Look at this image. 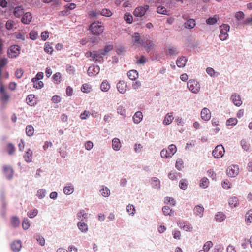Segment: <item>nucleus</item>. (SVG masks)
Returning <instances> with one entry per match:
<instances>
[{
  "instance_id": "1",
  "label": "nucleus",
  "mask_w": 252,
  "mask_h": 252,
  "mask_svg": "<svg viewBox=\"0 0 252 252\" xmlns=\"http://www.w3.org/2000/svg\"><path fill=\"white\" fill-rule=\"evenodd\" d=\"M90 30L93 34L99 35L103 32L104 27L101 22H94L90 25Z\"/></svg>"
},
{
  "instance_id": "2",
  "label": "nucleus",
  "mask_w": 252,
  "mask_h": 252,
  "mask_svg": "<svg viewBox=\"0 0 252 252\" xmlns=\"http://www.w3.org/2000/svg\"><path fill=\"white\" fill-rule=\"evenodd\" d=\"M230 26L228 24H223L220 26V34L219 35V38L221 41H224L227 39L228 34V32L229 31Z\"/></svg>"
},
{
  "instance_id": "3",
  "label": "nucleus",
  "mask_w": 252,
  "mask_h": 252,
  "mask_svg": "<svg viewBox=\"0 0 252 252\" xmlns=\"http://www.w3.org/2000/svg\"><path fill=\"white\" fill-rule=\"evenodd\" d=\"M188 89L193 93L197 94L200 90V84L196 80H190L187 83Z\"/></svg>"
},
{
  "instance_id": "4",
  "label": "nucleus",
  "mask_w": 252,
  "mask_h": 252,
  "mask_svg": "<svg viewBox=\"0 0 252 252\" xmlns=\"http://www.w3.org/2000/svg\"><path fill=\"white\" fill-rule=\"evenodd\" d=\"M225 152L224 148L221 144L218 145L212 151V155L214 158H220L224 155Z\"/></svg>"
},
{
  "instance_id": "5",
  "label": "nucleus",
  "mask_w": 252,
  "mask_h": 252,
  "mask_svg": "<svg viewBox=\"0 0 252 252\" xmlns=\"http://www.w3.org/2000/svg\"><path fill=\"white\" fill-rule=\"evenodd\" d=\"M20 53V47L17 45L10 46L8 50V56L9 58H14L17 57Z\"/></svg>"
},
{
  "instance_id": "6",
  "label": "nucleus",
  "mask_w": 252,
  "mask_h": 252,
  "mask_svg": "<svg viewBox=\"0 0 252 252\" xmlns=\"http://www.w3.org/2000/svg\"><path fill=\"white\" fill-rule=\"evenodd\" d=\"M226 174L230 177H235L239 173V168L237 165H231L226 169Z\"/></svg>"
},
{
  "instance_id": "7",
  "label": "nucleus",
  "mask_w": 252,
  "mask_h": 252,
  "mask_svg": "<svg viewBox=\"0 0 252 252\" xmlns=\"http://www.w3.org/2000/svg\"><path fill=\"white\" fill-rule=\"evenodd\" d=\"M149 6L148 5L137 7L134 10L133 14L135 17H142L145 14L146 11L149 10Z\"/></svg>"
},
{
  "instance_id": "8",
  "label": "nucleus",
  "mask_w": 252,
  "mask_h": 252,
  "mask_svg": "<svg viewBox=\"0 0 252 252\" xmlns=\"http://www.w3.org/2000/svg\"><path fill=\"white\" fill-rule=\"evenodd\" d=\"M10 98V95L5 91L4 87L1 83L0 86V99L3 102H7Z\"/></svg>"
},
{
  "instance_id": "9",
  "label": "nucleus",
  "mask_w": 252,
  "mask_h": 252,
  "mask_svg": "<svg viewBox=\"0 0 252 252\" xmlns=\"http://www.w3.org/2000/svg\"><path fill=\"white\" fill-rule=\"evenodd\" d=\"M99 71V66L97 65H94L89 67L87 73L89 76H91L98 74Z\"/></svg>"
},
{
  "instance_id": "10",
  "label": "nucleus",
  "mask_w": 252,
  "mask_h": 252,
  "mask_svg": "<svg viewBox=\"0 0 252 252\" xmlns=\"http://www.w3.org/2000/svg\"><path fill=\"white\" fill-rule=\"evenodd\" d=\"M211 117V113L209 109L204 108L201 112V117L204 121H209Z\"/></svg>"
},
{
  "instance_id": "11",
  "label": "nucleus",
  "mask_w": 252,
  "mask_h": 252,
  "mask_svg": "<svg viewBox=\"0 0 252 252\" xmlns=\"http://www.w3.org/2000/svg\"><path fill=\"white\" fill-rule=\"evenodd\" d=\"M231 99L233 101L234 104L237 106H241L242 103L240 95L236 93H234L232 94Z\"/></svg>"
},
{
  "instance_id": "12",
  "label": "nucleus",
  "mask_w": 252,
  "mask_h": 252,
  "mask_svg": "<svg viewBox=\"0 0 252 252\" xmlns=\"http://www.w3.org/2000/svg\"><path fill=\"white\" fill-rule=\"evenodd\" d=\"M204 208L202 205H197L195 206L193 209V212L195 215L201 218L203 216Z\"/></svg>"
},
{
  "instance_id": "13",
  "label": "nucleus",
  "mask_w": 252,
  "mask_h": 252,
  "mask_svg": "<svg viewBox=\"0 0 252 252\" xmlns=\"http://www.w3.org/2000/svg\"><path fill=\"white\" fill-rule=\"evenodd\" d=\"M77 218L81 221L85 220L87 221L88 218V214L86 213L83 209L80 210L77 214Z\"/></svg>"
},
{
  "instance_id": "14",
  "label": "nucleus",
  "mask_w": 252,
  "mask_h": 252,
  "mask_svg": "<svg viewBox=\"0 0 252 252\" xmlns=\"http://www.w3.org/2000/svg\"><path fill=\"white\" fill-rule=\"evenodd\" d=\"M102 54H101V51L99 50V51H94L93 59L94 61L95 62H98L100 63H101L103 61Z\"/></svg>"
},
{
  "instance_id": "15",
  "label": "nucleus",
  "mask_w": 252,
  "mask_h": 252,
  "mask_svg": "<svg viewBox=\"0 0 252 252\" xmlns=\"http://www.w3.org/2000/svg\"><path fill=\"white\" fill-rule=\"evenodd\" d=\"M126 84L124 80H120L117 84L118 91L121 94H124L126 91Z\"/></svg>"
},
{
  "instance_id": "16",
  "label": "nucleus",
  "mask_w": 252,
  "mask_h": 252,
  "mask_svg": "<svg viewBox=\"0 0 252 252\" xmlns=\"http://www.w3.org/2000/svg\"><path fill=\"white\" fill-rule=\"evenodd\" d=\"M11 247L13 251L15 252H19L22 247L21 241L19 240L13 241L11 244Z\"/></svg>"
},
{
  "instance_id": "17",
  "label": "nucleus",
  "mask_w": 252,
  "mask_h": 252,
  "mask_svg": "<svg viewBox=\"0 0 252 252\" xmlns=\"http://www.w3.org/2000/svg\"><path fill=\"white\" fill-rule=\"evenodd\" d=\"M187 62V58L185 56H181L176 60V64L178 67L182 68L185 66Z\"/></svg>"
},
{
  "instance_id": "18",
  "label": "nucleus",
  "mask_w": 252,
  "mask_h": 252,
  "mask_svg": "<svg viewBox=\"0 0 252 252\" xmlns=\"http://www.w3.org/2000/svg\"><path fill=\"white\" fill-rule=\"evenodd\" d=\"M3 169L4 174L7 178L9 179L12 177L13 171L10 166H4Z\"/></svg>"
},
{
  "instance_id": "19",
  "label": "nucleus",
  "mask_w": 252,
  "mask_h": 252,
  "mask_svg": "<svg viewBox=\"0 0 252 252\" xmlns=\"http://www.w3.org/2000/svg\"><path fill=\"white\" fill-rule=\"evenodd\" d=\"M76 7V4L73 3H68L64 5V15H68L70 14L69 10H73Z\"/></svg>"
},
{
  "instance_id": "20",
  "label": "nucleus",
  "mask_w": 252,
  "mask_h": 252,
  "mask_svg": "<svg viewBox=\"0 0 252 252\" xmlns=\"http://www.w3.org/2000/svg\"><path fill=\"white\" fill-rule=\"evenodd\" d=\"M143 119L142 113L140 111L136 112L133 117V120L135 124H139Z\"/></svg>"
},
{
  "instance_id": "21",
  "label": "nucleus",
  "mask_w": 252,
  "mask_h": 252,
  "mask_svg": "<svg viewBox=\"0 0 252 252\" xmlns=\"http://www.w3.org/2000/svg\"><path fill=\"white\" fill-rule=\"evenodd\" d=\"M32 19V14L30 12H27L22 17L21 22L24 24H28L31 21Z\"/></svg>"
},
{
  "instance_id": "22",
  "label": "nucleus",
  "mask_w": 252,
  "mask_h": 252,
  "mask_svg": "<svg viewBox=\"0 0 252 252\" xmlns=\"http://www.w3.org/2000/svg\"><path fill=\"white\" fill-rule=\"evenodd\" d=\"M24 158L27 162H30L32 159V151L28 149L24 156Z\"/></svg>"
},
{
  "instance_id": "23",
  "label": "nucleus",
  "mask_w": 252,
  "mask_h": 252,
  "mask_svg": "<svg viewBox=\"0 0 252 252\" xmlns=\"http://www.w3.org/2000/svg\"><path fill=\"white\" fill-rule=\"evenodd\" d=\"M112 148L115 151H118L121 147V142L120 140L117 138H115L112 140Z\"/></svg>"
},
{
  "instance_id": "24",
  "label": "nucleus",
  "mask_w": 252,
  "mask_h": 252,
  "mask_svg": "<svg viewBox=\"0 0 252 252\" xmlns=\"http://www.w3.org/2000/svg\"><path fill=\"white\" fill-rule=\"evenodd\" d=\"M27 103L30 106H34L36 103V99L33 94H29L26 98Z\"/></svg>"
},
{
  "instance_id": "25",
  "label": "nucleus",
  "mask_w": 252,
  "mask_h": 252,
  "mask_svg": "<svg viewBox=\"0 0 252 252\" xmlns=\"http://www.w3.org/2000/svg\"><path fill=\"white\" fill-rule=\"evenodd\" d=\"M77 226L79 229L83 233H86L88 231V227L87 224L84 222L80 221L77 223Z\"/></svg>"
},
{
  "instance_id": "26",
  "label": "nucleus",
  "mask_w": 252,
  "mask_h": 252,
  "mask_svg": "<svg viewBox=\"0 0 252 252\" xmlns=\"http://www.w3.org/2000/svg\"><path fill=\"white\" fill-rule=\"evenodd\" d=\"M173 119H174V117H173L172 113H168L166 115V116L164 118V119L163 120V123L165 125H169L170 123H171Z\"/></svg>"
},
{
  "instance_id": "27",
  "label": "nucleus",
  "mask_w": 252,
  "mask_h": 252,
  "mask_svg": "<svg viewBox=\"0 0 252 252\" xmlns=\"http://www.w3.org/2000/svg\"><path fill=\"white\" fill-rule=\"evenodd\" d=\"M160 180L157 177H153L152 178L151 184L154 189H158L160 188Z\"/></svg>"
},
{
  "instance_id": "28",
  "label": "nucleus",
  "mask_w": 252,
  "mask_h": 252,
  "mask_svg": "<svg viewBox=\"0 0 252 252\" xmlns=\"http://www.w3.org/2000/svg\"><path fill=\"white\" fill-rule=\"evenodd\" d=\"M127 74L128 78L131 80H135L138 77V73L136 70H130Z\"/></svg>"
},
{
  "instance_id": "29",
  "label": "nucleus",
  "mask_w": 252,
  "mask_h": 252,
  "mask_svg": "<svg viewBox=\"0 0 252 252\" xmlns=\"http://www.w3.org/2000/svg\"><path fill=\"white\" fill-rule=\"evenodd\" d=\"M179 53L177 48L170 46L168 48L166 53L170 56H175L178 55Z\"/></svg>"
},
{
  "instance_id": "30",
  "label": "nucleus",
  "mask_w": 252,
  "mask_h": 252,
  "mask_svg": "<svg viewBox=\"0 0 252 252\" xmlns=\"http://www.w3.org/2000/svg\"><path fill=\"white\" fill-rule=\"evenodd\" d=\"M184 25L186 28L192 29L195 26V21L193 19H189L185 23Z\"/></svg>"
},
{
  "instance_id": "31",
  "label": "nucleus",
  "mask_w": 252,
  "mask_h": 252,
  "mask_svg": "<svg viewBox=\"0 0 252 252\" xmlns=\"http://www.w3.org/2000/svg\"><path fill=\"white\" fill-rule=\"evenodd\" d=\"M74 186L69 184L68 185L64 187V194L70 195L74 192Z\"/></svg>"
},
{
  "instance_id": "32",
  "label": "nucleus",
  "mask_w": 252,
  "mask_h": 252,
  "mask_svg": "<svg viewBox=\"0 0 252 252\" xmlns=\"http://www.w3.org/2000/svg\"><path fill=\"white\" fill-rule=\"evenodd\" d=\"M226 218V216L222 212H219L215 215V219L219 222H222Z\"/></svg>"
},
{
  "instance_id": "33",
  "label": "nucleus",
  "mask_w": 252,
  "mask_h": 252,
  "mask_svg": "<svg viewBox=\"0 0 252 252\" xmlns=\"http://www.w3.org/2000/svg\"><path fill=\"white\" fill-rule=\"evenodd\" d=\"M13 13L15 17L19 18L24 13L23 9L21 6H17L15 8Z\"/></svg>"
},
{
  "instance_id": "34",
  "label": "nucleus",
  "mask_w": 252,
  "mask_h": 252,
  "mask_svg": "<svg viewBox=\"0 0 252 252\" xmlns=\"http://www.w3.org/2000/svg\"><path fill=\"white\" fill-rule=\"evenodd\" d=\"M228 203L231 207H236L238 205V199L236 197H231L229 199Z\"/></svg>"
},
{
  "instance_id": "35",
  "label": "nucleus",
  "mask_w": 252,
  "mask_h": 252,
  "mask_svg": "<svg viewBox=\"0 0 252 252\" xmlns=\"http://www.w3.org/2000/svg\"><path fill=\"white\" fill-rule=\"evenodd\" d=\"M8 63L7 60L6 58L0 59V82L2 79V68L7 64Z\"/></svg>"
},
{
  "instance_id": "36",
  "label": "nucleus",
  "mask_w": 252,
  "mask_h": 252,
  "mask_svg": "<svg viewBox=\"0 0 252 252\" xmlns=\"http://www.w3.org/2000/svg\"><path fill=\"white\" fill-rule=\"evenodd\" d=\"M132 38L136 44L140 45L141 43H143V40H140V36L137 32H135L133 34Z\"/></svg>"
},
{
  "instance_id": "37",
  "label": "nucleus",
  "mask_w": 252,
  "mask_h": 252,
  "mask_svg": "<svg viewBox=\"0 0 252 252\" xmlns=\"http://www.w3.org/2000/svg\"><path fill=\"white\" fill-rule=\"evenodd\" d=\"M100 89L103 92H107L110 89V84L106 80L103 81L101 85Z\"/></svg>"
},
{
  "instance_id": "38",
  "label": "nucleus",
  "mask_w": 252,
  "mask_h": 252,
  "mask_svg": "<svg viewBox=\"0 0 252 252\" xmlns=\"http://www.w3.org/2000/svg\"><path fill=\"white\" fill-rule=\"evenodd\" d=\"M209 183V180L207 178L204 177L200 180L199 186L200 187L205 189L208 186Z\"/></svg>"
},
{
  "instance_id": "39",
  "label": "nucleus",
  "mask_w": 252,
  "mask_h": 252,
  "mask_svg": "<svg viewBox=\"0 0 252 252\" xmlns=\"http://www.w3.org/2000/svg\"><path fill=\"white\" fill-rule=\"evenodd\" d=\"M101 195L105 197H107L110 195V191L107 187L103 186L102 189L100 190Z\"/></svg>"
},
{
  "instance_id": "40",
  "label": "nucleus",
  "mask_w": 252,
  "mask_h": 252,
  "mask_svg": "<svg viewBox=\"0 0 252 252\" xmlns=\"http://www.w3.org/2000/svg\"><path fill=\"white\" fill-rule=\"evenodd\" d=\"M245 221L248 223L252 222V210H250L246 213L245 215Z\"/></svg>"
},
{
  "instance_id": "41",
  "label": "nucleus",
  "mask_w": 252,
  "mask_h": 252,
  "mask_svg": "<svg viewBox=\"0 0 252 252\" xmlns=\"http://www.w3.org/2000/svg\"><path fill=\"white\" fill-rule=\"evenodd\" d=\"M218 18L217 15H214L213 17L207 19L206 21V23L208 25H214L217 23Z\"/></svg>"
},
{
  "instance_id": "42",
  "label": "nucleus",
  "mask_w": 252,
  "mask_h": 252,
  "mask_svg": "<svg viewBox=\"0 0 252 252\" xmlns=\"http://www.w3.org/2000/svg\"><path fill=\"white\" fill-rule=\"evenodd\" d=\"M206 72L208 75L211 77H217L219 75V73L216 72L214 69L211 67H207L206 69Z\"/></svg>"
},
{
  "instance_id": "43",
  "label": "nucleus",
  "mask_w": 252,
  "mask_h": 252,
  "mask_svg": "<svg viewBox=\"0 0 252 252\" xmlns=\"http://www.w3.org/2000/svg\"><path fill=\"white\" fill-rule=\"evenodd\" d=\"M238 123V120L236 118H230L228 119L226 122V125L234 126H235Z\"/></svg>"
},
{
  "instance_id": "44",
  "label": "nucleus",
  "mask_w": 252,
  "mask_h": 252,
  "mask_svg": "<svg viewBox=\"0 0 252 252\" xmlns=\"http://www.w3.org/2000/svg\"><path fill=\"white\" fill-rule=\"evenodd\" d=\"M100 40V38L98 37L92 36L88 38V41H89V45H94L97 44Z\"/></svg>"
},
{
  "instance_id": "45",
  "label": "nucleus",
  "mask_w": 252,
  "mask_h": 252,
  "mask_svg": "<svg viewBox=\"0 0 252 252\" xmlns=\"http://www.w3.org/2000/svg\"><path fill=\"white\" fill-rule=\"evenodd\" d=\"M26 132L28 136H31L34 133V128L31 125H28L26 128Z\"/></svg>"
},
{
  "instance_id": "46",
  "label": "nucleus",
  "mask_w": 252,
  "mask_h": 252,
  "mask_svg": "<svg viewBox=\"0 0 252 252\" xmlns=\"http://www.w3.org/2000/svg\"><path fill=\"white\" fill-rule=\"evenodd\" d=\"M113 46L111 45H106L104 47V49L100 50L101 54L103 56H105L109 52L113 49Z\"/></svg>"
},
{
  "instance_id": "47",
  "label": "nucleus",
  "mask_w": 252,
  "mask_h": 252,
  "mask_svg": "<svg viewBox=\"0 0 252 252\" xmlns=\"http://www.w3.org/2000/svg\"><path fill=\"white\" fill-rule=\"evenodd\" d=\"M162 211L165 215L171 216L173 214V210L170 209V207L167 206H165L162 208Z\"/></svg>"
},
{
  "instance_id": "48",
  "label": "nucleus",
  "mask_w": 252,
  "mask_h": 252,
  "mask_svg": "<svg viewBox=\"0 0 252 252\" xmlns=\"http://www.w3.org/2000/svg\"><path fill=\"white\" fill-rule=\"evenodd\" d=\"M179 187L183 190H186L187 188L188 184L187 182L185 179H182L180 181Z\"/></svg>"
},
{
  "instance_id": "49",
  "label": "nucleus",
  "mask_w": 252,
  "mask_h": 252,
  "mask_svg": "<svg viewBox=\"0 0 252 252\" xmlns=\"http://www.w3.org/2000/svg\"><path fill=\"white\" fill-rule=\"evenodd\" d=\"M124 18L125 20L128 24H131L132 22L133 17L132 16L128 13H126L124 15Z\"/></svg>"
},
{
  "instance_id": "50",
  "label": "nucleus",
  "mask_w": 252,
  "mask_h": 252,
  "mask_svg": "<svg viewBox=\"0 0 252 252\" xmlns=\"http://www.w3.org/2000/svg\"><path fill=\"white\" fill-rule=\"evenodd\" d=\"M157 12L159 14H162L166 15H168V11L166 10V9L163 6H158L157 8Z\"/></svg>"
},
{
  "instance_id": "51",
  "label": "nucleus",
  "mask_w": 252,
  "mask_h": 252,
  "mask_svg": "<svg viewBox=\"0 0 252 252\" xmlns=\"http://www.w3.org/2000/svg\"><path fill=\"white\" fill-rule=\"evenodd\" d=\"M142 44H143V46L147 52H149L150 51L151 48L154 45L153 42L151 41H150L148 43L146 42H143Z\"/></svg>"
},
{
  "instance_id": "52",
  "label": "nucleus",
  "mask_w": 252,
  "mask_h": 252,
  "mask_svg": "<svg viewBox=\"0 0 252 252\" xmlns=\"http://www.w3.org/2000/svg\"><path fill=\"white\" fill-rule=\"evenodd\" d=\"M100 14L104 16L109 17L112 15V13L110 10L103 9L101 11H100Z\"/></svg>"
},
{
  "instance_id": "53",
  "label": "nucleus",
  "mask_w": 252,
  "mask_h": 252,
  "mask_svg": "<svg viewBox=\"0 0 252 252\" xmlns=\"http://www.w3.org/2000/svg\"><path fill=\"white\" fill-rule=\"evenodd\" d=\"M32 82L33 83V87L36 89H40L43 86V82L39 80H38V81L34 80Z\"/></svg>"
},
{
  "instance_id": "54",
  "label": "nucleus",
  "mask_w": 252,
  "mask_h": 252,
  "mask_svg": "<svg viewBox=\"0 0 252 252\" xmlns=\"http://www.w3.org/2000/svg\"><path fill=\"white\" fill-rule=\"evenodd\" d=\"M175 167L179 170L182 169L183 167V161L182 159L181 158L177 159L176 162Z\"/></svg>"
},
{
  "instance_id": "55",
  "label": "nucleus",
  "mask_w": 252,
  "mask_h": 252,
  "mask_svg": "<svg viewBox=\"0 0 252 252\" xmlns=\"http://www.w3.org/2000/svg\"><path fill=\"white\" fill-rule=\"evenodd\" d=\"M7 149L9 155H12L15 151V148L12 143L7 145Z\"/></svg>"
},
{
  "instance_id": "56",
  "label": "nucleus",
  "mask_w": 252,
  "mask_h": 252,
  "mask_svg": "<svg viewBox=\"0 0 252 252\" xmlns=\"http://www.w3.org/2000/svg\"><path fill=\"white\" fill-rule=\"evenodd\" d=\"M30 226V222L27 218H24L22 222L23 228L25 230L28 229Z\"/></svg>"
},
{
  "instance_id": "57",
  "label": "nucleus",
  "mask_w": 252,
  "mask_h": 252,
  "mask_svg": "<svg viewBox=\"0 0 252 252\" xmlns=\"http://www.w3.org/2000/svg\"><path fill=\"white\" fill-rule=\"evenodd\" d=\"M168 150L170 154L173 156L177 151L176 146L174 144H171L168 147Z\"/></svg>"
},
{
  "instance_id": "58",
  "label": "nucleus",
  "mask_w": 252,
  "mask_h": 252,
  "mask_svg": "<svg viewBox=\"0 0 252 252\" xmlns=\"http://www.w3.org/2000/svg\"><path fill=\"white\" fill-rule=\"evenodd\" d=\"M213 243L211 241H207L205 243L203 246V252H205V251H208L212 247Z\"/></svg>"
},
{
  "instance_id": "59",
  "label": "nucleus",
  "mask_w": 252,
  "mask_h": 252,
  "mask_svg": "<svg viewBox=\"0 0 252 252\" xmlns=\"http://www.w3.org/2000/svg\"><path fill=\"white\" fill-rule=\"evenodd\" d=\"M38 214V210L36 209H34L28 212L27 215L30 218H33L35 217Z\"/></svg>"
},
{
  "instance_id": "60",
  "label": "nucleus",
  "mask_w": 252,
  "mask_h": 252,
  "mask_svg": "<svg viewBox=\"0 0 252 252\" xmlns=\"http://www.w3.org/2000/svg\"><path fill=\"white\" fill-rule=\"evenodd\" d=\"M91 90V87L88 84H84L81 87V91L84 93L90 92Z\"/></svg>"
},
{
  "instance_id": "61",
  "label": "nucleus",
  "mask_w": 252,
  "mask_h": 252,
  "mask_svg": "<svg viewBox=\"0 0 252 252\" xmlns=\"http://www.w3.org/2000/svg\"><path fill=\"white\" fill-rule=\"evenodd\" d=\"M126 210L130 215H133L135 214V208L132 205H128L126 207Z\"/></svg>"
},
{
  "instance_id": "62",
  "label": "nucleus",
  "mask_w": 252,
  "mask_h": 252,
  "mask_svg": "<svg viewBox=\"0 0 252 252\" xmlns=\"http://www.w3.org/2000/svg\"><path fill=\"white\" fill-rule=\"evenodd\" d=\"M44 50L46 53L51 54L53 49L49 44L46 43L44 46Z\"/></svg>"
},
{
  "instance_id": "63",
  "label": "nucleus",
  "mask_w": 252,
  "mask_h": 252,
  "mask_svg": "<svg viewBox=\"0 0 252 252\" xmlns=\"http://www.w3.org/2000/svg\"><path fill=\"white\" fill-rule=\"evenodd\" d=\"M38 37V33L35 31H32L30 33V38L32 40H35Z\"/></svg>"
},
{
  "instance_id": "64",
  "label": "nucleus",
  "mask_w": 252,
  "mask_h": 252,
  "mask_svg": "<svg viewBox=\"0 0 252 252\" xmlns=\"http://www.w3.org/2000/svg\"><path fill=\"white\" fill-rule=\"evenodd\" d=\"M14 25V22L13 21L9 20H8L6 23L5 26L7 30H11Z\"/></svg>"
}]
</instances>
